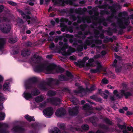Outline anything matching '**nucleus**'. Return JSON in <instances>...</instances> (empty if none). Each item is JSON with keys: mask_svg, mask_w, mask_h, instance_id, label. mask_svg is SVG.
Segmentation results:
<instances>
[{"mask_svg": "<svg viewBox=\"0 0 133 133\" xmlns=\"http://www.w3.org/2000/svg\"><path fill=\"white\" fill-rule=\"evenodd\" d=\"M117 60L116 59L115 60L113 64V66H116V71L117 72H119L121 71V66H116V64L117 63Z\"/></svg>", "mask_w": 133, "mask_h": 133, "instance_id": "4468645a", "label": "nucleus"}, {"mask_svg": "<svg viewBox=\"0 0 133 133\" xmlns=\"http://www.w3.org/2000/svg\"><path fill=\"white\" fill-rule=\"evenodd\" d=\"M55 33V32L54 31H51L50 33V35H53Z\"/></svg>", "mask_w": 133, "mask_h": 133, "instance_id": "052dcab7", "label": "nucleus"}, {"mask_svg": "<svg viewBox=\"0 0 133 133\" xmlns=\"http://www.w3.org/2000/svg\"><path fill=\"white\" fill-rule=\"evenodd\" d=\"M101 43L102 41L100 40H97L95 41L96 44H100Z\"/></svg>", "mask_w": 133, "mask_h": 133, "instance_id": "72a5a7b5", "label": "nucleus"}, {"mask_svg": "<svg viewBox=\"0 0 133 133\" xmlns=\"http://www.w3.org/2000/svg\"><path fill=\"white\" fill-rule=\"evenodd\" d=\"M114 50L116 52H117L118 51V46H117V47H116L114 49Z\"/></svg>", "mask_w": 133, "mask_h": 133, "instance_id": "864d4df0", "label": "nucleus"}, {"mask_svg": "<svg viewBox=\"0 0 133 133\" xmlns=\"http://www.w3.org/2000/svg\"><path fill=\"white\" fill-rule=\"evenodd\" d=\"M24 129L23 128L21 127L20 128L17 126L14 127L12 129V130L14 132L18 131H22Z\"/></svg>", "mask_w": 133, "mask_h": 133, "instance_id": "a211bd4d", "label": "nucleus"}, {"mask_svg": "<svg viewBox=\"0 0 133 133\" xmlns=\"http://www.w3.org/2000/svg\"><path fill=\"white\" fill-rule=\"evenodd\" d=\"M75 51V49L68 46L66 43L64 44L63 48L60 50V52L62 55L65 56L69 55L71 53Z\"/></svg>", "mask_w": 133, "mask_h": 133, "instance_id": "20e7f679", "label": "nucleus"}, {"mask_svg": "<svg viewBox=\"0 0 133 133\" xmlns=\"http://www.w3.org/2000/svg\"><path fill=\"white\" fill-rule=\"evenodd\" d=\"M54 43H51V44L50 45V48L51 49H52V48L54 47Z\"/></svg>", "mask_w": 133, "mask_h": 133, "instance_id": "37998d69", "label": "nucleus"}, {"mask_svg": "<svg viewBox=\"0 0 133 133\" xmlns=\"http://www.w3.org/2000/svg\"><path fill=\"white\" fill-rule=\"evenodd\" d=\"M65 112V110L62 108L58 109L56 110L55 112V114L56 116L58 117H62L64 114Z\"/></svg>", "mask_w": 133, "mask_h": 133, "instance_id": "9b49d317", "label": "nucleus"}, {"mask_svg": "<svg viewBox=\"0 0 133 133\" xmlns=\"http://www.w3.org/2000/svg\"><path fill=\"white\" fill-rule=\"evenodd\" d=\"M101 83L103 84H106L108 83V82L107 79L104 78L102 80Z\"/></svg>", "mask_w": 133, "mask_h": 133, "instance_id": "c756f323", "label": "nucleus"}, {"mask_svg": "<svg viewBox=\"0 0 133 133\" xmlns=\"http://www.w3.org/2000/svg\"><path fill=\"white\" fill-rule=\"evenodd\" d=\"M70 58L71 60H74L75 59V57L72 56L70 57Z\"/></svg>", "mask_w": 133, "mask_h": 133, "instance_id": "5fc2aeb1", "label": "nucleus"}, {"mask_svg": "<svg viewBox=\"0 0 133 133\" xmlns=\"http://www.w3.org/2000/svg\"><path fill=\"white\" fill-rule=\"evenodd\" d=\"M82 128L84 130H87L89 129V127L87 125H84L82 126Z\"/></svg>", "mask_w": 133, "mask_h": 133, "instance_id": "7c9ffc66", "label": "nucleus"}, {"mask_svg": "<svg viewBox=\"0 0 133 133\" xmlns=\"http://www.w3.org/2000/svg\"><path fill=\"white\" fill-rule=\"evenodd\" d=\"M52 57V55H47L46 56V58H51Z\"/></svg>", "mask_w": 133, "mask_h": 133, "instance_id": "6e6d98bb", "label": "nucleus"}, {"mask_svg": "<svg viewBox=\"0 0 133 133\" xmlns=\"http://www.w3.org/2000/svg\"><path fill=\"white\" fill-rule=\"evenodd\" d=\"M25 87L26 90L24 92L22 96L26 100H29L32 98V96H36L39 93V91L36 89L34 90L31 92V94L30 93L29 91L27 90L30 88V84H25Z\"/></svg>", "mask_w": 133, "mask_h": 133, "instance_id": "f03ea898", "label": "nucleus"}, {"mask_svg": "<svg viewBox=\"0 0 133 133\" xmlns=\"http://www.w3.org/2000/svg\"><path fill=\"white\" fill-rule=\"evenodd\" d=\"M45 103L44 102H43L42 103L40 104H39V108L40 109L42 110L45 107Z\"/></svg>", "mask_w": 133, "mask_h": 133, "instance_id": "a878e982", "label": "nucleus"}, {"mask_svg": "<svg viewBox=\"0 0 133 133\" xmlns=\"http://www.w3.org/2000/svg\"><path fill=\"white\" fill-rule=\"evenodd\" d=\"M3 7L2 6H0V12H1L3 10Z\"/></svg>", "mask_w": 133, "mask_h": 133, "instance_id": "603ef678", "label": "nucleus"}, {"mask_svg": "<svg viewBox=\"0 0 133 133\" xmlns=\"http://www.w3.org/2000/svg\"><path fill=\"white\" fill-rule=\"evenodd\" d=\"M79 107L78 106H76L74 108L72 109H70L69 110V114L71 115H74L75 114H77L78 111Z\"/></svg>", "mask_w": 133, "mask_h": 133, "instance_id": "f8f14e48", "label": "nucleus"}, {"mask_svg": "<svg viewBox=\"0 0 133 133\" xmlns=\"http://www.w3.org/2000/svg\"><path fill=\"white\" fill-rule=\"evenodd\" d=\"M90 108L89 105H88L87 104L85 105L83 107V109L84 110H88Z\"/></svg>", "mask_w": 133, "mask_h": 133, "instance_id": "c85d7f7f", "label": "nucleus"}, {"mask_svg": "<svg viewBox=\"0 0 133 133\" xmlns=\"http://www.w3.org/2000/svg\"><path fill=\"white\" fill-rule=\"evenodd\" d=\"M132 112H131L128 111L127 112V115H130L133 114Z\"/></svg>", "mask_w": 133, "mask_h": 133, "instance_id": "a18cd8bd", "label": "nucleus"}, {"mask_svg": "<svg viewBox=\"0 0 133 133\" xmlns=\"http://www.w3.org/2000/svg\"><path fill=\"white\" fill-rule=\"evenodd\" d=\"M43 2V0H40V4L42 5V4Z\"/></svg>", "mask_w": 133, "mask_h": 133, "instance_id": "e2e57ef3", "label": "nucleus"}, {"mask_svg": "<svg viewBox=\"0 0 133 133\" xmlns=\"http://www.w3.org/2000/svg\"><path fill=\"white\" fill-rule=\"evenodd\" d=\"M25 117L29 121H34L35 120L34 118L33 117H31L28 115H25Z\"/></svg>", "mask_w": 133, "mask_h": 133, "instance_id": "6ab92c4d", "label": "nucleus"}, {"mask_svg": "<svg viewBox=\"0 0 133 133\" xmlns=\"http://www.w3.org/2000/svg\"><path fill=\"white\" fill-rule=\"evenodd\" d=\"M61 80L62 81H65L67 80V79L64 76H62Z\"/></svg>", "mask_w": 133, "mask_h": 133, "instance_id": "e433bc0d", "label": "nucleus"}, {"mask_svg": "<svg viewBox=\"0 0 133 133\" xmlns=\"http://www.w3.org/2000/svg\"><path fill=\"white\" fill-rule=\"evenodd\" d=\"M124 133H128V132L126 130H124L123 131Z\"/></svg>", "mask_w": 133, "mask_h": 133, "instance_id": "774afa93", "label": "nucleus"}, {"mask_svg": "<svg viewBox=\"0 0 133 133\" xmlns=\"http://www.w3.org/2000/svg\"><path fill=\"white\" fill-rule=\"evenodd\" d=\"M3 108V104H0V109H2Z\"/></svg>", "mask_w": 133, "mask_h": 133, "instance_id": "4d7b16f0", "label": "nucleus"}, {"mask_svg": "<svg viewBox=\"0 0 133 133\" xmlns=\"http://www.w3.org/2000/svg\"><path fill=\"white\" fill-rule=\"evenodd\" d=\"M111 99L112 101H113L115 99L114 96H112L111 97Z\"/></svg>", "mask_w": 133, "mask_h": 133, "instance_id": "680f3d73", "label": "nucleus"}, {"mask_svg": "<svg viewBox=\"0 0 133 133\" xmlns=\"http://www.w3.org/2000/svg\"><path fill=\"white\" fill-rule=\"evenodd\" d=\"M107 87L108 88L110 89H114V88L112 87L111 85H108Z\"/></svg>", "mask_w": 133, "mask_h": 133, "instance_id": "3c124183", "label": "nucleus"}, {"mask_svg": "<svg viewBox=\"0 0 133 133\" xmlns=\"http://www.w3.org/2000/svg\"><path fill=\"white\" fill-rule=\"evenodd\" d=\"M105 121L107 123L110 124H111V123L110 122L109 120L108 119H106L105 120Z\"/></svg>", "mask_w": 133, "mask_h": 133, "instance_id": "09e8293b", "label": "nucleus"}, {"mask_svg": "<svg viewBox=\"0 0 133 133\" xmlns=\"http://www.w3.org/2000/svg\"><path fill=\"white\" fill-rule=\"evenodd\" d=\"M59 72H62L64 71V69L61 67L59 68Z\"/></svg>", "mask_w": 133, "mask_h": 133, "instance_id": "de8ad7c7", "label": "nucleus"}, {"mask_svg": "<svg viewBox=\"0 0 133 133\" xmlns=\"http://www.w3.org/2000/svg\"><path fill=\"white\" fill-rule=\"evenodd\" d=\"M30 54V52L26 49L23 50L21 52V55L23 57H26Z\"/></svg>", "mask_w": 133, "mask_h": 133, "instance_id": "ddd939ff", "label": "nucleus"}, {"mask_svg": "<svg viewBox=\"0 0 133 133\" xmlns=\"http://www.w3.org/2000/svg\"><path fill=\"white\" fill-rule=\"evenodd\" d=\"M50 133H61V132L57 128H54V130L50 132Z\"/></svg>", "mask_w": 133, "mask_h": 133, "instance_id": "b1692460", "label": "nucleus"}, {"mask_svg": "<svg viewBox=\"0 0 133 133\" xmlns=\"http://www.w3.org/2000/svg\"><path fill=\"white\" fill-rule=\"evenodd\" d=\"M26 36H23L22 37V38L23 40L26 39Z\"/></svg>", "mask_w": 133, "mask_h": 133, "instance_id": "338daca9", "label": "nucleus"}, {"mask_svg": "<svg viewBox=\"0 0 133 133\" xmlns=\"http://www.w3.org/2000/svg\"><path fill=\"white\" fill-rule=\"evenodd\" d=\"M124 68L125 69H130L131 68V66L130 64L128 63L125 64L124 65Z\"/></svg>", "mask_w": 133, "mask_h": 133, "instance_id": "393cba45", "label": "nucleus"}, {"mask_svg": "<svg viewBox=\"0 0 133 133\" xmlns=\"http://www.w3.org/2000/svg\"><path fill=\"white\" fill-rule=\"evenodd\" d=\"M10 85L8 80L6 81L3 86V89L5 91H10Z\"/></svg>", "mask_w": 133, "mask_h": 133, "instance_id": "9d476101", "label": "nucleus"}, {"mask_svg": "<svg viewBox=\"0 0 133 133\" xmlns=\"http://www.w3.org/2000/svg\"><path fill=\"white\" fill-rule=\"evenodd\" d=\"M6 99V97L4 96L2 93H0V101H4Z\"/></svg>", "mask_w": 133, "mask_h": 133, "instance_id": "4be33fe9", "label": "nucleus"}, {"mask_svg": "<svg viewBox=\"0 0 133 133\" xmlns=\"http://www.w3.org/2000/svg\"><path fill=\"white\" fill-rule=\"evenodd\" d=\"M99 55H97L96 56H95L94 57V58H97L99 57Z\"/></svg>", "mask_w": 133, "mask_h": 133, "instance_id": "69168bd1", "label": "nucleus"}, {"mask_svg": "<svg viewBox=\"0 0 133 133\" xmlns=\"http://www.w3.org/2000/svg\"><path fill=\"white\" fill-rule=\"evenodd\" d=\"M22 16L24 18H26L27 19H30V17L29 16H26L22 12Z\"/></svg>", "mask_w": 133, "mask_h": 133, "instance_id": "2f4dec72", "label": "nucleus"}, {"mask_svg": "<svg viewBox=\"0 0 133 133\" xmlns=\"http://www.w3.org/2000/svg\"><path fill=\"white\" fill-rule=\"evenodd\" d=\"M39 58L36 55L31 57L29 62L33 66L34 70L36 72L44 71L46 74L52 72V71L56 68L55 65L50 64L49 66L42 64L40 63Z\"/></svg>", "mask_w": 133, "mask_h": 133, "instance_id": "f257e3e1", "label": "nucleus"}, {"mask_svg": "<svg viewBox=\"0 0 133 133\" xmlns=\"http://www.w3.org/2000/svg\"><path fill=\"white\" fill-rule=\"evenodd\" d=\"M70 100L74 104H76L78 103V99L75 97H71L70 98Z\"/></svg>", "mask_w": 133, "mask_h": 133, "instance_id": "aec40b11", "label": "nucleus"}, {"mask_svg": "<svg viewBox=\"0 0 133 133\" xmlns=\"http://www.w3.org/2000/svg\"><path fill=\"white\" fill-rule=\"evenodd\" d=\"M57 101L56 99L55 98H49L48 99V102H50L54 104H55L54 102H56Z\"/></svg>", "mask_w": 133, "mask_h": 133, "instance_id": "5701e85b", "label": "nucleus"}, {"mask_svg": "<svg viewBox=\"0 0 133 133\" xmlns=\"http://www.w3.org/2000/svg\"><path fill=\"white\" fill-rule=\"evenodd\" d=\"M37 80V78L36 77H34L31 78L30 79V81H31L34 82Z\"/></svg>", "mask_w": 133, "mask_h": 133, "instance_id": "473e14b6", "label": "nucleus"}, {"mask_svg": "<svg viewBox=\"0 0 133 133\" xmlns=\"http://www.w3.org/2000/svg\"><path fill=\"white\" fill-rule=\"evenodd\" d=\"M70 37L71 38L70 39V42H72L71 41V40H72V38L73 37V36L72 35H70Z\"/></svg>", "mask_w": 133, "mask_h": 133, "instance_id": "bf43d9fd", "label": "nucleus"}, {"mask_svg": "<svg viewBox=\"0 0 133 133\" xmlns=\"http://www.w3.org/2000/svg\"><path fill=\"white\" fill-rule=\"evenodd\" d=\"M18 53V51H12L11 52V53L13 54H16Z\"/></svg>", "mask_w": 133, "mask_h": 133, "instance_id": "ea45409f", "label": "nucleus"}, {"mask_svg": "<svg viewBox=\"0 0 133 133\" xmlns=\"http://www.w3.org/2000/svg\"><path fill=\"white\" fill-rule=\"evenodd\" d=\"M11 27L9 25H7L5 24H2L0 26V29L3 32L7 33L9 31Z\"/></svg>", "mask_w": 133, "mask_h": 133, "instance_id": "1a4fd4ad", "label": "nucleus"}, {"mask_svg": "<svg viewBox=\"0 0 133 133\" xmlns=\"http://www.w3.org/2000/svg\"><path fill=\"white\" fill-rule=\"evenodd\" d=\"M17 40L16 38H9V43H12L16 42Z\"/></svg>", "mask_w": 133, "mask_h": 133, "instance_id": "412c9836", "label": "nucleus"}, {"mask_svg": "<svg viewBox=\"0 0 133 133\" xmlns=\"http://www.w3.org/2000/svg\"><path fill=\"white\" fill-rule=\"evenodd\" d=\"M43 99V97L42 96H41L37 97L35 99L36 102L37 103L40 102L42 101Z\"/></svg>", "mask_w": 133, "mask_h": 133, "instance_id": "f3484780", "label": "nucleus"}, {"mask_svg": "<svg viewBox=\"0 0 133 133\" xmlns=\"http://www.w3.org/2000/svg\"><path fill=\"white\" fill-rule=\"evenodd\" d=\"M95 89V86L94 85H92L90 89L89 90V91H92Z\"/></svg>", "mask_w": 133, "mask_h": 133, "instance_id": "c9c22d12", "label": "nucleus"}, {"mask_svg": "<svg viewBox=\"0 0 133 133\" xmlns=\"http://www.w3.org/2000/svg\"><path fill=\"white\" fill-rule=\"evenodd\" d=\"M52 1L55 4L64 5V3L70 5L72 4L73 0H52Z\"/></svg>", "mask_w": 133, "mask_h": 133, "instance_id": "423d86ee", "label": "nucleus"}, {"mask_svg": "<svg viewBox=\"0 0 133 133\" xmlns=\"http://www.w3.org/2000/svg\"><path fill=\"white\" fill-rule=\"evenodd\" d=\"M115 57L116 58L118 59L119 60H121V58L119 56H118V55H117L115 54Z\"/></svg>", "mask_w": 133, "mask_h": 133, "instance_id": "79ce46f5", "label": "nucleus"}, {"mask_svg": "<svg viewBox=\"0 0 133 133\" xmlns=\"http://www.w3.org/2000/svg\"><path fill=\"white\" fill-rule=\"evenodd\" d=\"M119 127L122 129H124L125 128V126L124 125H118Z\"/></svg>", "mask_w": 133, "mask_h": 133, "instance_id": "49530a36", "label": "nucleus"}, {"mask_svg": "<svg viewBox=\"0 0 133 133\" xmlns=\"http://www.w3.org/2000/svg\"><path fill=\"white\" fill-rule=\"evenodd\" d=\"M119 111L121 113H124V111L123 110V109H120L119 110Z\"/></svg>", "mask_w": 133, "mask_h": 133, "instance_id": "8fccbe9b", "label": "nucleus"}, {"mask_svg": "<svg viewBox=\"0 0 133 133\" xmlns=\"http://www.w3.org/2000/svg\"><path fill=\"white\" fill-rule=\"evenodd\" d=\"M61 21L62 22H68V20L66 19L62 18L61 19Z\"/></svg>", "mask_w": 133, "mask_h": 133, "instance_id": "f704fd0d", "label": "nucleus"}, {"mask_svg": "<svg viewBox=\"0 0 133 133\" xmlns=\"http://www.w3.org/2000/svg\"><path fill=\"white\" fill-rule=\"evenodd\" d=\"M9 3L10 4H11V5H16V3H14L13 2L11 1H9Z\"/></svg>", "mask_w": 133, "mask_h": 133, "instance_id": "c03bdc74", "label": "nucleus"}, {"mask_svg": "<svg viewBox=\"0 0 133 133\" xmlns=\"http://www.w3.org/2000/svg\"><path fill=\"white\" fill-rule=\"evenodd\" d=\"M5 114L4 113H0V120H3L4 119Z\"/></svg>", "mask_w": 133, "mask_h": 133, "instance_id": "bb28decb", "label": "nucleus"}, {"mask_svg": "<svg viewBox=\"0 0 133 133\" xmlns=\"http://www.w3.org/2000/svg\"><path fill=\"white\" fill-rule=\"evenodd\" d=\"M66 74L67 76L68 77H71L72 76L71 74L68 71H66Z\"/></svg>", "mask_w": 133, "mask_h": 133, "instance_id": "4c0bfd02", "label": "nucleus"}, {"mask_svg": "<svg viewBox=\"0 0 133 133\" xmlns=\"http://www.w3.org/2000/svg\"><path fill=\"white\" fill-rule=\"evenodd\" d=\"M114 96L117 98H119L123 95L126 98H127L131 95L130 92H126L123 90H121L120 92H118L117 90H115L114 91Z\"/></svg>", "mask_w": 133, "mask_h": 133, "instance_id": "39448f33", "label": "nucleus"}, {"mask_svg": "<svg viewBox=\"0 0 133 133\" xmlns=\"http://www.w3.org/2000/svg\"><path fill=\"white\" fill-rule=\"evenodd\" d=\"M101 53L103 55H104L106 54V52L105 51H103Z\"/></svg>", "mask_w": 133, "mask_h": 133, "instance_id": "13d9d810", "label": "nucleus"}, {"mask_svg": "<svg viewBox=\"0 0 133 133\" xmlns=\"http://www.w3.org/2000/svg\"><path fill=\"white\" fill-rule=\"evenodd\" d=\"M56 94L54 91H49L48 93V95L49 96H51L55 95Z\"/></svg>", "mask_w": 133, "mask_h": 133, "instance_id": "cd10ccee", "label": "nucleus"}, {"mask_svg": "<svg viewBox=\"0 0 133 133\" xmlns=\"http://www.w3.org/2000/svg\"><path fill=\"white\" fill-rule=\"evenodd\" d=\"M4 80V77L2 75H0V83L2 82Z\"/></svg>", "mask_w": 133, "mask_h": 133, "instance_id": "a19ab883", "label": "nucleus"}, {"mask_svg": "<svg viewBox=\"0 0 133 133\" xmlns=\"http://www.w3.org/2000/svg\"><path fill=\"white\" fill-rule=\"evenodd\" d=\"M129 18L127 19H123L119 20L118 23L121 28H125V25H127L130 23Z\"/></svg>", "mask_w": 133, "mask_h": 133, "instance_id": "0eeeda50", "label": "nucleus"}, {"mask_svg": "<svg viewBox=\"0 0 133 133\" xmlns=\"http://www.w3.org/2000/svg\"><path fill=\"white\" fill-rule=\"evenodd\" d=\"M127 129L129 131H132L133 132V128L132 127H128L127 128Z\"/></svg>", "mask_w": 133, "mask_h": 133, "instance_id": "58836bf2", "label": "nucleus"}, {"mask_svg": "<svg viewBox=\"0 0 133 133\" xmlns=\"http://www.w3.org/2000/svg\"><path fill=\"white\" fill-rule=\"evenodd\" d=\"M96 63L97 66L96 69L94 70L93 71V72L94 73L99 72L102 70V67L99 62H96Z\"/></svg>", "mask_w": 133, "mask_h": 133, "instance_id": "2eb2a0df", "label": "nucleus"}, {"mask_svg": "<svg viewBox=\"0 0 133 133\" xmlns=\"http://www.w3.org/2000/svg\"><path fill=\"white\" fill-rule=\"evenodd\" d=\"M89 59L88 57H85L83 58L82 61H78V62H75V64L77 65H78L80 67H86L87 69H89L90 67L93 66L94 59L92 58L90 59L88 61V63L85 64V62Z\"/></svg>", "mask_w": 133, "mask_h": 133, "instance_id": "7ed1b4c3", "label": "nucleus"}, {"mask_svg": "<svg viewBox=\"0 0 133 133\" xmlns=\"http://www.w3.org/2000/svg\"><path fill=\"white\" fill-rule=\"evenodd\" d=\"M30 32H31V31L29 30H28L27 31H26V33H27V34H30Z\"/></svg>", "mask_w": 133, "mask_h": 133, "instance_id": "0e129e2a", "label": "nucleus"}, {"mask_svg": "<svg viewBox=\"0 0 133 133\" xmlns=\"http://www.w3.org/2000/svg\"><path fill=\"white\" fill-rule=\"evenodd\" d=\"M43 114L46 117H49L54 113L53 108L51 107L48 108L43 110Z\"/></svg>", "mask_w": 133, "mask_h": 133, "instance_id": "6e6552de", "label": "nucleus"}, {"mask_svg": "<svg viewBox=\"0 0 133 133\" xmlns=\"http://www.w3.org/2000/svg\"><path fill=\"white\" fill-rule=\"evenodd\" d=\"M5 40L4 38H0V50H2L4 48Z\"/></svg>", "mask_w": 133, "mask_h": 133, "instance_id": "dca6fc26", "label": "nucleus"}]
</instances>
